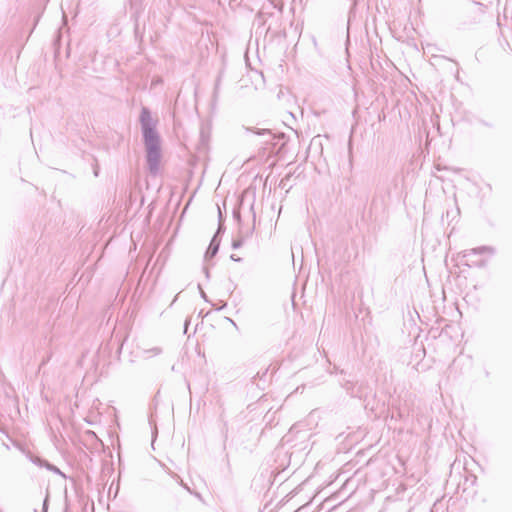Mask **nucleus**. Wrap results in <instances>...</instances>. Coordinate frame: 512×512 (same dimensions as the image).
Returning <instances> with one entry per match:
<instances>
[{
  "label": "nucleus",
  "instance_id": "f03ea898",
  "mask_svg": "<svg viewBox=\"0 0 512 512\" xmlns=\"http://www.w3.org/2000/svg\"><path fill=\"white\" fill-rule=\"evenodd\" d=\"M146 148H147V158H148L149 163L152 166H156L159 161V158H160L159 146H152V147H146Z\"/></svg>",
  "mask_w": 512,
  "mask_h": 512
},
{
  "label": "nucleus",
  "instance_id": "7ed1b4c3",
  "mask_svg": "<svg viewBox=\"0 0 512 512\" xmlns=\"http://www.w3.org/2000/svg\"><path fill=\"white\" fill-rule=\"evenodd\" d=\"M140 122L143 129L153 127L154 125L151 114L146 108H143L141 111Z\"/></svg>",
  "mask_w": 512,
  "mask_h": 512
},
{
  "label": "nucleus",
  "instance_id": "f257e3e1",
  "mask_svg": "<svg viewBox=\"0 0 512 512\" xmlns=\"http://www.w3.org/2000/svg\"><path fill=\"white\" fill-rule=\"evenodd\" d=\"M146 147L159 146V139L153 127L143 129Z\"/></svg>",
  "mask_w": 512,
  "mask_h": 512
}]
</instances>
